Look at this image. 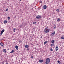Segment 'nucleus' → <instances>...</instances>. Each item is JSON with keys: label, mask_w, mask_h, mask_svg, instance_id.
Masks as SVG:
<instances>
[{"label": "nucleus", "mask_w": 64, "mask_h": 64, "mask_svg": "<svg viewBox=\"0 0 64 64\" xmlns=\"http://www.w3.org/2000/svg\"><path fill=\"white\" fill-rule=\"evenodd\" d=\"M31 58H32V59H33V58H34V57H33V56H31Z\"/></svg>", "instance_id": "nucleus-28"}, {"label": "nucleus", "mask_w": 64, "mask_h": 64, "mask_svg": "<svg viewBox=\"0 0 64 64\" xmlns=\"http://www.w3.org/2000/svg\"><path fill=\"white\" fill-rule=\"evenodd\" d=\"M14 52H15V50H13L10 52V53H14Z\"/></svg>", "instance_id": "nucleus-15"}, {"label": "nucleus", "mask_w": 64, "mask_h": 64, "mask_svg": "<svg viewBox=\"0 0 64 64\" xmlns=\"http://www.w3.org/2000/svg\"><path fill=\"white\" fill-rule=\"evenodd\" d=\"M57 47H58V46H57Z\"/></svg>", "instance_id": "nucleus-39"}, {"label": "nucleus", "mask_w": 64, "mask_h": 64, "mask_svg": "<svg viewBox=\"0 0 64 64\" xmlns=\"http://www.w3.org/2000/svg\"><path fill=\"white\" fill-rule=\"evenodd\" d=\"M16 50H19V48L17 46H16Z\"/></svg>", "instance_id": "nucleus-7"}, {"label": "nucleus", "mask_w": 64, "mask_h": 64, "mask_svg": "<svg viewBox=\"0 0 64 64\" xmlns=\"http://www.w3.org/2000/svg\"><path fill=\"white\" fill-rule=\"evenodd\" d=\"M10 17L8 18V20H10Z\"/></svg>", "instance_id": "nucleus-27"}, {"label": "nucleus", "mask_w": 64, "mask_h": 64, "mask_svg": "<svg viewBox=\"0 0 64 64\" xmlns=\"http://www.w3.org/2000/svg\"><path fill=\"white\" fill-rule=\"evenodd\" d=\"M36 23H37V22H33V24H36Z\"/></svg>", "instance_id": "nucleus-20"}, {"label": "nucleus", "mask_w": 64, "mask_h": 64, "mask_svg": "<svg viewBox=\"0 0 64 64\" xmlns=\"http://www.w3.org/2000/svg\"><path fill=\"white\" fill-rule=\"evenodd\" d=\"M50 29H49L48 30H46L45 31V32L46 33H48L49 31H50Z\"/></svg>", "instance_id": "nucleus-5"}, {"label": "nucleus", "mask_w": 64, "mask_h": 64, "mask_svg": "<svg viewBox=\"0 0 64 64\" xmlns=\"http://www.w3.org/2000/svg\"><path fill=\"white\" fill-rule=\"evenodd\" d=\"M3 52H4V53H6L7 52V50H6L4 49V50H3Z\"/></svg>", "instance_id": "nucleus-10"}, {"label": "nucleus", "mask_w": 64, "mask_h": 64, "mask_svg": "<svg viewBox=\"0 0 64 64\" xmlns=\"http://www.w3.org/2000/svg\"><path fill=\"white\" fill-rule=\"evenodd\" d=\"M54 26H56V25L54 24Z\"/></svg>", "instance_id": "nucleus-34"}, {"label": "nucleus", "mask_w": 64, "mask_h": 64, "mask_svg": "<svg viewBox=\"0 0 64 64\" xmlns=\"http://www.w3.org/2000/svg\"><path fill=\"white\" fill-rule=\"evenodd\" d=\"M62 39V40H63L64 39V36L62 37L61 38Z\"/></svg>", "instance_id": "nucleus-25"}, {"label": "nucleus", "mask_w": 64, "mask_h": 64, "mask_svg": "<svg viewBox=\"0 0 64 64\" xmlns=\"http://www.w3.org/2000/svg\"><path fill=\"white\" fill-rule=\"evenodd\" d=\"M3 40V39H1V40Z\"/></svg>", "instance_id": "nucleus-35"}, {"label": "nucleus", "mask_w": 64, "mask_h": 64, "mask_svg": "<svg viewBox=\"0 0 64 64\" xmlns=\"http://www.w3.org/2000/svg\"><path fill=\"white\" fill-rule=\"evenodd\" d=\"M23 26V24H21V25L20 26V27H22Z\"/></svg>", "instance_id": "nucleus-18"}, {"label": "nucleus", "mask_w": 64, "mask_h": 64, "mask_svg": "<svg viewBox=\"0 0 64 64\" xmlns=\"http://www.w3.org/2000/svg\"><path fill=\"white\" fill-rule=\"evenodd\" d=\"M4 24H6V23H8V21L7 20H6L4 22Z\"/></svg>", "instance_id": "nucleus-11"}, {"label": "nucleus", "mask_w": 64, "mask_h": 64, "mask_svg": "<svg viewBox=\"0 0 64 64\" xmlns=\"http://www.w3.org/2000/svg\"><path fill=\"white\" fill-rule=\"evenodd\" d=\"M53 44H52L51 45V46L52 47H53V46H54V44H53Z\"/></svg>", "instance_id": "nucleus-26"}, {"label": "nucleus", "mask_w": 64, "mask_h": 64, "mask_svg": "<svg viewBox=\"0 0 64 64\" xmlns=\"http://www.w3.org/2000/svg\"><path fill=\"white\" fill-rule=\"evenodd\" d=\"M27 50L28 51H29V48H27Z\"/></svg>", "instance_id": "nucleus-30"}, {"label": "nucleus", "mask_w": 64, "mask_h": 64, "mask_svg": "<svg viewBox=\"0 0 64 64\" xmlns=\"http://www.w3.org/2000/svg\"><path fill=\"white\" fill-rule=\"evenodd\" d=\"M25 47L26 48H29V46L28 45H26L25 46Z\"/></svg>", "instance_id": "nucleus-9"}, {"label": "nucleus", "mask_w": 64, "mask_h": 64, "mask_svg": "<svg viewBox=\"0 0 64 64\" xmlns=\"http://www.w3.org/2000/svg\"><path fill=\"white\" fill-rule=\"evenodd\" d=\"M20 1H21V0H20Z\"/></svg>", "instance_id": "nucleus-37"}, {"label": "nucleus", "mask_w": 64, "mask_h": 64, "mask_svg": "<svg viewBox=\"0 0 64 64\" xmlns=\"http://www.w3.org/2000/svg\"><path fill=\"white\" fill-rule=\"evenodd\" d=\"M42 8L43 9H47V6L46 5H45L44 6H43L42 7Z\"/></svg>", "instance_id": "nucleus-3"}, {"label": "nucleus", "mask_w": 64, "mask_h": 64, "mask_svg": "<svg viewBox=\"0 0 64 64\" xmlns=\"http://www.w3.org/2000/svg\"><path fill=\"white\" fill-rule=\"evenodd\" d=\"M44 62V61L43 60H40L39 61V62H40V63H42V62Z\"/></svg>", "instance_id": "nucleus-8"}, {"label": "nucleus", "mask_w": 64, "mask_h": 64, "mask_svg": "<svg viewBox=\"0 0 64 64\" xmlns=\"http://www.w3.org/2000/svg\"><path fill=\"white\" fill-rule=\"evenodd\" d=\"M46 64H48L50 63V59L49 58H48L46 60Z\"/></svg>", "instance_id": "nucleus-1"}, {"label": "nucleus", "mask_w": 64, "mask_h": 64, "mask_svg": "<svg viewBox=\"0 0 64 64\" xmlns=\"http://www.w3.org/2000/svg\"><path fill=\"white\" fill-rule=\"evenodd\" d=\"M56 51H58V50H59V48H58L56 47Z\"/></svg>", "instance_id": "nucleus-14"}, {"label": "nucleus", "mask_w": 64, "mask_h": 64, "mask_svg": "<svg viewBox=\"0 0 64 64\" xmlns=\"http://www.w3.org/2000/svg\"><path fill=\"white\" fill-rule=\"evenodd\" d=\"M57 21L58 22H59L60 20V19H59V18H58L57 20Z\"/></svg>", "instance_id": "nucleus-22"}, {"label": "nucleus", "mask_w": 64, "mask_h": 64, "mask_svg": "<svg viewBox=\"0 0 64 64\" xmlns=\"http://www.w3.org/2000/svg\"><path fill=\"white\" fill-rule=\"evenodd\" d=\"M4 31H5V30H2V31L1 32L0 35H2V34H3V33H4Z\"/></svg>", "instance_id": "nucleus-4"}, {"label": "nucleus", "mask_w": 64, "mask_h": 64, "mask_svg": "<svg viewBox=\"0 0 64 64\" xmlns=\"http://www.w3.org/2000/svg\"><path fill=\"white\" fill-rule=\"evenodd\" d=\"M58 64H60L61 63L60 62L59 60L58 61Z\"/></svg>", "instance_id": "nucleus-21"}, {"label": "nucleus", "mask_w": 64, "mask_h": 64, "mask_svg": "<svg viewBox=\"0 0 64 64\" xmlns=\"http://www.w3.org/2000/svg\"><path fill=\"white\" fill-rule=\"evenodd\" d=\"M59 11H60V10H59V9H58L56 10V11L57 12H59Z\"/></svg>", "instance_id": "nucleus-19"}, {"label": "nucleus", "mask_w": 64, "mask_h": 64, "mask_svg": "<svg viewBox=\"0 0 64 64\" xmlns=\"http://www.w3.org/2000/svg\"><path fill=\"white\" fill-rule=\"evenodd\" d=\"M13 31L14 32H15L16 31V28H14L13 29Z\"/></svg>", "instance_id": "nucleus-16"}, {"label": "nucleus", "mask_w": 64, "mask_h": 64, "mask_svg": "<svg viewBox=\"0 0 64 64\" xmlns=\"http://www.w3.org/2000/svg\"><path fill=\"white\" fill-rule=\"evenodd\" d=\"M41 38H42V37H41Z\"/></svg>", "instance_id": "nucleus-38"}, {"label": "nucleus", "mask_w": 64, "mask_h": 64, "mask_svg": "<svg viewBox=\"0 0 64 64\" xmlns=\"http://www.w3.org/2000/svg\"><path fill=\"white\" fill-rule=\"evenodd\" d=\"M54 40H53L52 41V43H54Z\"/></svg>", "instance_id": "nucleus-17"}, {"label": "nucleus", "mask_w": 64, "mask_h": 64, "mask_svg": "<svg viewBox=\"0 0 64 64\" xmlns=\"http://www.w3.org/2000/svg\"><path fill=\"white\" fill-rule=\"evenodd\" d=\"M48 42L47 41H46L44 42V44H47V43Z\"/></svg>", "instance_id": "nucleus-23"}, {"label": "nucleus", "mask_w": 64, "mask_h": 64, "mask_svg": "<svg viewBox=\"0 0 64 64\" xmlns=\"http://www.w3.org/2000/svg\"><path fill=\"white\" fill-rule=\"evenodd\" d=\"M51 52H52V51H53V50H52V49H51Z\"/></svg>", "instance_id": "nucleus-31"}, {"label": "nucleus", "mask_w": 64, "mask_h": 64, "mask_svg": "<svg viewBox=\"0 0 64 64\" xmlns=\"http://www.w3.org/2000/svg\"><path fill=\"white\" fill-rule=\"evenodd\" d=\"M41 18V16H37L36 18L37 19H40Z\"/></svg>", "instance_id": "nucleus-2"}, {"label": "nucleus", "mask_w": 64, "mask_h": 64, "mask_svg": "<svg viewBox=\"0 0 64 64\" xmlns=\"http://www.w3.org/2000/svg\"><path fill=\"white\" fill-rule=\"evenodd\" d=\"M8 50H9V49H8Z\"/></svg>", "instance_id": "nucleus-36"}, {"label": "nucleus", "mask_w": 64, "mask_h": 64, "mask_svg": "<svg viewBox=\"0 0 64 64\" xmlns=\"http://www.w3.org/2000/svg\"><path fill=\"white\" fill-rule=\"evenodd\" d=\"M6 64H8V63L7 62Z\"/></svg>", "instance_id": "nucleus-33"}, {"label": "nucleus", "mask_w": 64, "mask_h": 64, "mask_svg": "<svg viewBox=\"0 0 64 64\" xmlns=\"http://www.w3.org/2000/svg\"><path fill=\"white\" fill-rule=\"evenodd\" d=\"M56 26H55L54 28V29H56Z\"/></svg>", "instance_id": "nucleus-29"}, {"label": "nucleus", "mask_w": 64, "mask_h": 64, "mask_svg": "<svg viewBox=\"0 0 64 64\" xmlns=\"http://www.w3.org/2000/svg\"><path fill=\"white\" fill-rule=\"evenodd\" d=\"M0 45H1V46H3L4 45V44H3V43L2 42H1Z\"/></svg>", "instance_id": "nucleus-12"}, {"label": "nucleus", "mask_w": 64, "mask_h": 64, "mask_svg": "<svg viewBox=\"0 0 64 64\" xmlns=\"http://www.w3.org/2000/svg\"><path fill=\"white\" fill-rule=\"evenodd\" d=\"M8 9H7L6 10V11H8Z\"/></svg>", "instance_id": "nucleus-32"}, {"label": "nucleus", "mask_w": 64, "mask_h": 64, "mask_svg": "<svg viewBox=\"0 0 64 64\" xmlns=\"http://www.w3.org/2000/svg\"><path fill=\"white\" fill-rule=\"evenodd\" d=\"M39 3H43V2H42V1H40L39 2Z\"/></svg>", "instance_id": "nucleus-24"}, {"label": "nucleus", "mask_w": 64, "mask_h": 64, "mask_svg": "<svg viewBox=\"0 0 64 64\" xmlns=\"http://www.w3.org/2000/svg\"><path fill=\"white\" fill-rule=\"evenodd\" d=\"M55 34V31H54L52 33V34H51V36H54Z\"/></svg>", "instance_id": "nucleus-6"}, {"label": "nucleus", "mask_w": 64, "mask_h": 64, "mask_svg": "<svg viewBox=\"0 0 64 64\" xmlns=\"http://www.w3.org/2000/svg\"><path fill=\"white\" fill-rule=\"evenodd\" d=\"M48 29V28H46L44 30V32H45L47 30V29Z\"/></svg>", "instance_id": "nucleus-13"}]
</instances>
